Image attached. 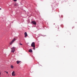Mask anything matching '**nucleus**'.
<instances>
[{
  "instance_id": "9",
  "label": "nucleus",
  "mask_w": 77,
  "mask_h": 77,
  "mask_svg": "<svg viewBox=\"0 0 77 77\" xmlns=\"http://www.w3.org/2000/svg\"><path fill=\"white\" fill-rule=\"evenodd\" d=\"M11 68H14V66L12 65L11 66Z\"/></svg>"
},
{
  "instance_id": "13",
  "label": "nucleus",
  "mask_w": 77,
  "mask_h": 77,
  "mask_svg": "<svg viewBox=\"0 0 77 77\" xmlns=\"http://www.w3.org/2000/svg\"><path fill=\"white\" fill-rule=\"evenodd\" d=\"M17 0H13V1H14V2H17Z\"/></svg>"
},
{
  "instance_id": "16",
  "label": "nucleus",
  "mask_w": 77,
  "mask_h": 77,
  "mask_svg": "<svg viewBox=\"0 0 77 77\" xmlns=\"http://www.w3.org/2000/svg\"><path fill=\"white\" fill-rule=\"evenodd\" d=\"M34 50H35V48H34Z\"/></svg>"
},
{
  "instance_id": "3",
  "label": "nucleus",
  "mask_w": 77,
  "mask_h": 77,
  "mask_svg": "<svg viewBox=\"0 0 77 77\" xmlns=\"http://www.w3.org/2000/svg\"><path fill=\"white\" fill-rule=\"evenodd\" d=\"M12 76H15V71H13L12 73Z\"/></svg>"
},
{
  "instance_id": "6",
  "label": "nucleus",
  "mask_w": 77,
  "mask_h": 77,
  "mask_svg": "<svg viewBox=\"0 0 77 77\" xmlns=\"http://www.w3.org/2000/svg\"><path fill=\"white\" fill-rule=\"evenodd\" d=\"M24 35H25V37H27V33L26 32H25L24 33Z\"/></svg>"
},
{
  "instance_id": "10",
  "label": "nucleus",
  "mask_w": 77,
  "mask_h": 77,
  "mask_svg": "<svg viewBox=\"0 0 77 77\" xmlns=\"http://www.w3.org/2000/svg\"><path fill=\"white\" fill-rule=\"evenodd\" d=\"M14 6H17V4H14Z\"/></svg>"
},
{
  "instance_id": "12",
  "label": "nucleus",
  "mask_w": 77,
  "mask_h": 77,
  "mask_svg": "<svg viewBox=\"0 0 77 77\" xmlns=\"http://www.w3.org/2000/svg\"><path fill=\"white\" fill-rule=\"evenodd\" d=\"M5 72H6L7 73V74H8V72H6V71H5Z\"/></svg>"
},
{
  "instance_id": "2",
  "label": "nucleus",
  "mask_w": 77,
  "mask_h": 77,
  "mask_svg": "<svg viewBox=\"0 0 77 77\" xmlns=\"http://www.w3.org/2000/svg\"><path fill=\"white\" fill-rule=\"evenodd\" d=\"M16 39L15 38H14V39H13V40L11 41V42L10 43V45H12V43L14 42L15 41Z\"/></svg>"
},
{
  "instance_id": "5",
  "label": "nucleus",
  "mask_w": 77,
  "mask_h": 77,
  "mask_svg": "<svg viewBox=\"0 0 77 77\" xmlns=\"http://www.w3.org/2000/svg\"><path fill=\"white\" fill-rule=\"evenodd\" d=\"M14 51H15V49L14 48H12L11 52L12 53H14Z\"/></svg>"
},
{
  "instance_id": "8",
  "label": "nucleus",
  "mask_w": 77,
  "mask_h": 77,
  "mask_svg": "<svg viewBox=\"0 0 77 77\" xmlns=\"http://www.w3.org/2000/svg\"><path fill=\"white\" fill-rule=\"evenodd\" d=\"M17 64H19V63H21V61H17Z\"/></svg>"
},
{
  "instance_id": "1",
  "label": "nucleus",
  "mask_w": 77,
  "mask_h": 77,
  "mask_svg": "<svg viewBox=\"0 0 77 77\" xmlns=\"http://www.w3.org/2000/svg\"><path fill=\"white\" fill-rule=\"evenodd\" d=\"M31 45L32 47H34L33 48H35V43L34 42L32 43Z\"/></svg>"
},
{
  "instance_id": "4",
  "label": "nucleus",
  "mask_w": 77,
  "mask_h": 77,
  "mask_svg": "<svg viewBox=\"0 0 77 77\" xmlns=\"http://www.w3.org/2000/svg\"><path fill=\"white\" fill-rule=\"evenodd\" d=\"M32 24H33L34 25H36V23L35 21H32Z\"/></svg>"
},
{
  "instance_id": "15",
  "label": "nucleus",
  "mask_w": 77,
  "mask_h": 77,
  "mask_svg": "<svg viewBox=\"0 0 77 77\" xmlns=\"http://www.w3.org/2000/svg\"><path fill=\"white\" fill-rule=\"evenodd\" d=\"M1 9H1V8H0V10H1Z\"/></svg>"
},
{
  "instance_id": "7",
  "label": "nucleus",
  "mask_w": 77,
  "mask_h": 77,
  "mask_svg": "<svg viewBox=\"0 0 77 77\" xmlns=\"http://www.w3.org/2000/svg\"><path fill=\"white\" fill-rule=\"evenodd\" d=\"M29 51V53H32L33 52V51H32V50L31 49H30Z\"/></svg>"
},
{
  "instance_id": "11",
  "label": "nucleus",
  "mask_w": 77,
  "mask_h": 77,
  "mask_svg": "<svg viewBox=\"0 0 77 77\" xmlns=\"http://www.w3.org/2000/svg\"><path fill=\"white\" fill-rule=\"evenodd\" d=\"M19 45H23V44H21V43H20L19 44Z\"/></svg>"
},
{
  "instance_id": "14",
  "label": "nucleus",
  "mask_w": 77,
  "mask_h": 77,
  "mask_svg": "<svg viewBox=\"0 0 77 77\" xmlns=\"http://www.w3.org/2000/svg\"><path fill=\"white\" fill-rule=\"evenodd\" d=\"M16 48L15 47H13V48Z\"/></svg>"
}]
</instances>
